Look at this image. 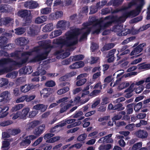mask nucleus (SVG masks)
Returning a JSON list of instances; mask_svg holds the SVG:
<instances>
[{
  "label": "nucleus",
  "instance_id": "obj_1",
  "mask_svg": "<svg viewBox=\"0 0 150 150\" xmlns=\"http://www.w3.org/2000/svg\"><path fill=\"white\" fill-rule=\"evenodd\" d=\"M80 34V29L76 28L66 32L64 35L65 38L63 39L60 37L59 38L54 40L53 43L61 49L64 46L70 47L75 46L78 43V37Z\"/></svg>",
  "mask_w": 150,
  "mask_h": 150
},
{
  "label": "nucleus",
  "instance_id": "obj_2",
  "mask_svg": "<svg viewBox=\"0 0 150 150\" xmlns=\"http://www.w3.org/2000/svg\"><path fill=\"white\" fill-rule=\"evenodd\" d=\"M21 52V51L16 50L10 54L11 57H16L18 59H21L20 61L17 62L11 58H3L0 59V66L11 63L12 66H13L21 67L23 64H25L29 58L28 56H27L31 55L32 54V52L26 51L22 53L21 54V57H25L21 59L20 57Z\"/></svg>",
  "mask_w": 150,
  "mask_h": 150
},
{
  "label": "nucleus",
  "instance_id": "obj_3",
  "mask_svg": "<svg viewBox=\"0 0 150 150\" xmlns=\"http://www.w3.org/2000/svg\"><path fill=\"white\" fill-rule=\"evenodd\" d=\"M123 25L121 24H118L113 27L114 31L117 32V35L120 36H124L131 33V30L129 29H123Z\"/></svg>",
  "mask_w": 150,
  "mask_h": 150
},
{
  "label": "nucleus",
  "instance_id": "obj_4",
  "mask_svg": "<svg viewBox=\"0 0 150 150\" xmlns=\"http://www.w3.org/2000/svg\"><path fill=\"white\" fill-rule=\"evenodd\" d=\"M50 51H45L44 52L37 54L31 60L32 62H36L40 61L47 58Z\"/></svg>",
  "mask_w": 150,
  "mask_h": 150
},
{
  "label": "nucleus",
  "instance_id": "obj_5",
  "mask_svg": "<svg viewBox=\"0 0 150 150\" xmlns=\"http://www.w3.org/2000/svg\"><path fill=\"white\" fill-rule=\"evenodd\" d=\"M70 26V23L69 21H65L61 20L58 21L56 27L57 28L64 30L66 29Z\"/></svg>",
  "mask_w": 150,
  "mask_h": 150
},
{
  "label": "nucleus",
  "instance_id": "obj_6",
  "mask_svg": "<svg viewBox=\"0 0 150 150\" xmlns=\"http://www.w3.org/2000/svg\"><path fill=\"white\" fill-rule=\"evenodd\" d=\"M39 84H37L35 85H33L32 83L27 84L24 86H22L20 88L21 91L22 92L26 93L29 91L32 90L33 89L36 88V87L39 86Z\"/></svg>",
  "mask_w": 150,
  "mask_h": 150
},
{
  "label": "nucleus",
  "instance_id": "obj_7",
  "mask_svg": "<svg viewBox=\"0 0 150 150\" xmlns=\"http://www.w3.org/2000/svg\"><path fill=\"white\" fill-rule=\"evenodd\" d=\"M24 5L25 7L28 8L29 9H33L37 8L39 4L36 1L30 0L25 2Z\"/></svg>",
  "mask_w": 150,
  "mask_h": 150
},
{
  "label": "nucleus",
  "instance_id": "obj_8",
  "mask_svg": "<svg viewBox=\"0 0 150 150\" xmlns=\"http://www.w3.org/2000/svg\"><path fill=\"white\" fill-rule=\"evenodd\" d=\"M10 93L8 91H5L0 94V102H6L10 100Z\"/></svg>",
  "mask_w": 150,
  "mask_h": 150
},
{
  "label": "nucleus",
  "instance_id": "obj_9",
  "mask_svg": "<svg viewBox=\"0 0 150 150\" xmlns=\"http://www.w3.org/2000/svg\"><path fill=\"white\" fill-rule=\"evenodd\" d=\"M45 129V126L44 125H40L35 128L33 131V134L37 137H39L43 132Z\"/></svg>",
  "mask_w": 150,
  "mask_h": 150
},
{
  "label": "nucleus",
  "instance_id": "obj_10",
  "mask_svg": "<svg viewBox=\"0 0 150 150\" xmlns=\"http://www.w3.org/2000/svg\"><path fill=\"white\" fill-rule=\"evenodd\" d=\"M8 109L9 107L7 106L0 105V113H1L0 114V118L4 117L8 115Z\"/></svg>",
  "mask_w": 150,
  "mask_h": 150
},
{
  "label": "nucleus",
  "instance_id": "obj_11",
  "mask_svg": "<svg viewBox=\"0 0 150 150\" xmlns=\"http://www.w3.org/2000/svg\"><path fill=\"white\" fill-rule=\"evenodd\" d=\"M145 45V44L144 45L143 43L140 44L133 49V50L130 53V55L132 56L134 54H138L141 52L143 50V48Z\"/></svg>",
  "mask_w": 150,
  "mask_h": 150
},
{
  "label": "nucleus",
  "instance_id": "obj_12",
  "mask_svg": "<svg viewBox=\"0 0 150 150\" xmlns=\"http://www.w3.org/2000/svg\"><path fill=\"white\" fill-rule=\"evenodd\" d=\"M136 4V3L134 1L131 2L129 3L128 5V6H125L122 8H118L115 9L112 12L113 13H117L120 12L122 11L126 10L128 8H131L133 5Z\"/></svg>",
  "mask_w": 150,
  "mask_h": 150
},
{
  "label": "nucleus",
  "instance_id": "obj_13",
  "mask_svg": "<svg viewBox=\"0 0 150 150\" xmlns=\"http://www.w3.org/2000/svg\"><path fill=\"white\" fill-rule=\"evenodd\" d=\"M39 27L35 25H33L30 28V30L28 33L31 36H34L38 34Z\"/></svg>",
  "mask_w": 150,
  "mask_h": 150
},
{
  "label": "nucleus",
  "instance_id": "obj_14",
  "mask_svg": "<svg viewBox=\"0 0 150 150\" xmlns=\"http://www.w3.org/2000/svg\"><path fill=\"white\" fill-rule=\"evenodd\" d=\"M63 14L62 11H57L51 13L49 17L50 19L52 20H56L61 18Z\"/></svg>",
  "mask_w": 150,
  "mask_h": 150
},
{
  "label": "nucleus",
  "instance_id": "obj_15",
  "mask_svg": "<svg viewBox=\"0 0 150 150\" xmlns=\"http://www.w3.org/2000/svg\"><path fill=\"white\" fill-rule=\"evenodd\" d=\"M8 39L6 37L2 36L0 37V47L2 49H5L4 47L9 46L11 44L6 45Z\"/></svg>",
  "mask_w": 150,
  "mask_h": 150
},
{
  "label": "nucleus",
  "instance_id": "obj_16",
  "mask_svg": "<svg viewBox=\"0 0 150 150\" xmlns=\"http://www.w3.org/2000/svg\"><path fill=\"white\" fill-rule=\"evenodd\" d=\"M84 76L83 74H81L77 77V79L79 80L76 83V85L78 86H81L84 84L86 81V79L85 78H82Z\"/></svg>",
  "mask_w": 150,
  "mask_h": 150
},
{
  "label": "nucleus",
  "instance_id": "obj_17",
  "mask_svg": "<svg viewBox=\"0 0 150 150\" xmlns=\"http://www.w3.org/2000/svg\"><path fill=\"white\" fill-rule=\"evenodd\" d=\"M139 13L137 12L135 10H132L129 11L125 12L122 14V16L126 18L131 17H134L137 15Z\"/></svg>",
  "mask_w": 150,
  "mask_h": 150
},
{
  "label": "nucleus",
  "instance_id": "obj_18",
  "mask_svg": "<svg viewBox=\"0 0 150 150\" xmlns=\"http://www.w3.org/2000/svg\"><path fill=\"white\" fill-rule=\"evenodd\" d=\"M84 65V62L82 61L77 62L71 65L69 67L72 69H77L83 67Z\"/></svg>",
  "mask_w": 150,
  "mask_h": 150
},
{
  "label": "nucleus",
  "instance_id": "obj_19",
  "mask_svg": "<svg viewBox=\"0 0 150 150\" xmlns=\"http://www.w3.org/2000/svg\"><path fill=\"white\" fill-rule=\"evenodd\" d=\"M136 134L138 137L141 139L146 138L148 135V133L146 131L141 129L137 131Z\"/></svg>",
  "mask_w": 150,
  "mask_h": 150
},
{
  "label": "nucleus",
  "instance_id": "obj_20",
  "mask_svg": "<svg viewBox=\"0 0 150 150\" xmlns=\"http://www.w3.org/2000/svg\"><path fill=\"white\" fill-rule=\"evenodd\" d=\"M41 46L45 50H48V51H50L53 46L49 43L48 41L46 40H43L40 42Z\"/></svg>",
  "mask_w": 150,
  "mask_h": 150
},
{
  "label": "nucleus",
  "instance_id": "obj_21",
  "mask_svg": "<svg viewBox=\"0 0 150 150\" xmlns=\"http://www.w3.org/2000/svg\"><path fill=\"white\" fill-rule=\"evenodd\" d=\"M28 43V41L25 38L21 37L16 39V44L18 45L24 46Z\"/></svg>",
  "mask_w": 150,
  "mask_h": 150
},
{
  "label": "nucleus",
  "instance_id": "obj_22",
  "mask_svg": "<svg viewBox=\"0 0 150 150\" xmlns=\"http://www.w3.org/2000/svg\"><path fill=\"white\" fill-rule=\"evenodd\" d=\"M32 71L31 66H27L22 68L20 70V73L22 74H30Z\"/></svg>",
  "mask_w": 150,
  "mask_h": 150
},
{
  "label": "nucleus",
  "instance_id": "obj_23",
  "mask_svg": "<svg viewBox=\"0 0 150 150\" xmlns=\"http://www.w3.org/2000/svg\"><path fill=\"white\" fill-rule=\"evenodd\" d=\"M47 106L43 104H38L34 106L33 108L38 110H40L42 112H44L46 110Z\"/></svg>",
  "mask_w": 150,
  "mask_h": 150
},
{
  "label": "nucleus",
  "instance_id": "obj_24",
  "mask_svg": "<svg viewBox=\"0 0 150 150\" xmlns=\"http://www.w3.org/2000/svg\"><path fill=\"white\" fill-rule=\"evenodd\" d=\"M41 95L44 98H47L48 97L51 93V92L47 88H44L40 92Z\"/></svg>",
  "mask_w": 150,
  "mask_h": 150
},
{
  "label": "nucleus",
  "instance_id": "obj_25",
  "mask_svg": "<svg viewBox=\"0 0 150 150\" xmlns=\"http://www.w3.org/2000/svg\"><path fill=\"white\" fill-rule=\"evenodd\" d=\"M53 29V25L52 23L47 24L42 29V31L44 32H48L52 31Z\"/></svg>",
  "mask_w": 150,
  "mask_h": 150
},
{
  "label": "nucleus",
  "instance_id": "obj_26",
  "mask_svg": "<svg viewBox=\"0 0 150 150\" xmlns=\"http://www.w3.org/2000/svg\"><path fill=\"white\" fill-rule=\"evenodd\" d=\"M13 68L12 65L8 67H5L2 69H0V75L12 71Z\"/></svg>",
  "mask_w": 150,
  "mask_h": 150
},
{
  "label": "nucleus",
  "instance_id": "obj_27",
  "mask_svg": "<svg viewBox=\"0 0 150 150\" xmlns=\"http://www.w3.org/2000/svg\"><path fill=\"white\" fill-rule=\"evenodd\" d=\"M18 15L21 18H25L28 16V10L21 9L17 13Z\"/></svg>",
  "mask_w": 150,
  "mask_h": 150
},
{
  "label": "nucleus",
  "instance_id": "obj_28",
  "mask_svg": "<svg viewBox=\"0 0 150 150\" xmlns=\"http://www.w3.org/2000/svg\"><path fill=\"white\" fill-rule=\"evenodd\" d=\"M47 17L45 16H41L40 17H37L35 21L36 23L40 24L43 23L47 20Z\"/></svg>",
  "mask_w": 150,
  "mask_h": 150
},
{
  "label": "nucleus",
  "instance_id": "obj_29",
  "mask_svg": "<svg viewBox=\"0 0 150 150\" xmlns=\"http://www.w3.org/2000/svg\"><path fill=\"white\" fill-rule=\"evenodd\" d=\"M31 141L28 139V137H25L24 139L20 143V145L21 147H26L31 143Z\"/></svg>",
  "mask_w": 150,
  "mask_h": 150
},
{
  "label": "nucleus",
  "instance_id": "obj_30",
  "mask_svg": "<svg viewBox=\"0 0 150 150\" xmlns=\"http://www.w3.org/2000/svg\"><path fill=\"white\" fill-rule=\"evenodd\" d=\"M137 66L139 70L150 69V64H146L145 63H142L138 64Z\"/></svg>",
  "mask_w": 150,
  "mask_h": 150
},
{
  "label": "nucleus",
  "instance_id": "obj_31",
  "mask_svg": "<svg viewBox=\"0 0 150 150\" xmlns=\"http://www.w3.org/2000/svg\"><path fill=\"white\" fill-rule=\"evenodd\" d=\"M12 20L10 17H6L2 18V22L3 25L9 26L12 23Z\"/></svg>",
  "mask_w": 150,
  "mask_h": 150
},
{
  "label": "nucleus",
  "instance_id": "obj_32",
  "mask_svg": "<svg viewBox=\"0 0 150 150\" xmlns=\"http://www.w3.org/2000/svg\"><path fill=\"white\" fill-rule=\"evenodd\" d=\"M115 10V9L112 11V8L110 7H108L102 9L101 13L103 15H105L110 13H112Z\"/></svg>",
  "mask_w": 150,
  "mask_h": 150
},
{
  "label": "nucleus",
  "instance_id": "obj_33",
  "mask_svg": "<svg viewBox=\"0 0 150 150\" xmlns=\"http://www.w3.org/2000/svg\"><path fill=\"white\" fill-rule=\"evenodd\" d=\"M40 123V122L38 120H34L30 123L28 125V129H31L34 128L35 127L38 125Z\"/></svg>",
  "mask_w": 150,
  "mask_h": 150
},
{
  "label": "nucleus",
  "instance_id": "obj_34",
  "mask_svg": "<svg viewBox=\"0 0 150 150\" xmlns=\"http://www.w3.org/2000/svg\"><path fill=\"white\" fill-rule=\"evenodd\" d=\"M91 30V28H88L86 30V31L84 32L81 36L79 38V41L80 42H81L84 39L86 38H87V35L89 34Z\"/></svg>",
  "mask_w": 150,
  "mask_h": 150
},
{
  "label": "nucleus",
  "instance_id": "obj_35",
  "mask_svg": "<svg viewBox=\"0 0 150 150\" xmlns=\"http://www.w3.org/2000/svg\"><path fill=\"white\" fill-rule=\"evenodd\" d=\"M123 0H111L108 4L113 6H119L122 3Z\"/></svg>",
  "mask_w": 150,
  "mask_h": 150
},
{
  "label": "nucleus",
  "instance_id": "obj_36",
  "mask_svg": "<svg viewBox=\"0 0 150 150\" xmlns=\"http://www.w3.org/2000/svg\"><path fill=\"white\" fill-rule=\"evenodd\" d=\"M135 103H132L128 105L127 106V114H130L132 113L133 111V106Z\"/></svg>",
  "mask_w": 150,
  "mask_h": 150
},
{
  "label": "nucleus",
  "instance_id": "obj_37",
  "mask_svg": "<svg viewBox=\"0 0 150 150\" xmlns=\"http://www.w3.org/2000/svg\"><path fill=\"white\" fill-rule=\"evenodd\" d=\"M93 28L95 30L92 32L91 33L93 35L95 34H98L100 33L101 30L103 29L101 25H99L97 27H93Z\"/></svg>",
  "mask_w": 150,
  "mask_h": 150
},
{
  "label": "nucleus",
  "instance_id": "obj_38",
  "mask_svg": "<svg viewBox=\"0 0 150 150\" xmlns=\"http://www.w3.org/2000/svg\"><path fill=\"white\" fill-rule=\"evenodd\" d=\"M84 58V56L82 54H79L73 56L71 58L72 61H76L83 59Z\"/></svg>",
  "mask_w": 150,
  "mask_h": 150
},
{
  "label": "nucleus",
  "instance_id": "obj_39",
  "mask_svg": "<svg viewBox=\"0 0 150 150\" xmlns=\"http://www.w3.org/2000/svg\"><path fill=\"white\" fill-rule=\"evenodd\" d=\"M115 46L113 43H110L105 44L103 48V51L109 50Z\"/></svg>",
  "mask_w": 150,
  "mask_h": 150
},
{
  "label": "nucleus",
  "instance_id": "obj_40",
  "mask_svg": "<svg viewBox=\"0 0 150 150\" xmlns=\"http://www.w3.org/2000/svg\"><path fill=\"white\" fill-rule=\"evenodd\" d=\"M25 31L24 28L22 27H19L15 29V33L18 35H21L23 34Z\"/></svg>",
  "mask_w": 150,
  "mask_h": 150
},
{
  "label": "nucleus",
  "instance_id": "obj_41",
  "mask_svg": "<svg viewBox=\"0 0 150 150\" xmlns=\"http://www.w3.org/2000/svg\"><path fill=\"white\" fill-rule=\"evenodd\" d=\"M142 102H139V103L133 105L134 106V109L136 112L139 111L141 108L142 106Z\"/></svg>",
  "mask_w": 150,
  "mask_h": 150
},
{
  "label": "nucleus",
  "instance_id": "obj_42",
  "mask_svg": "<svg viewBox=\"0 0 150 150\" xmlns=\"http://www.w3.org/2000/svg\"><path fill=\"white\" fill-rule=\"evenodd\" d=\"M69 88L68 87H65L63 88L58 90L57 92V93L59 95H62L67 92L69 91Z\"/></svg>",
  "mask_w": 150,
  "mask_h": 150
},
{
  "label": "nucleus",
  "instance_id": "obj_43",
  "mask_svg": "<svg viewBox=\"0 0 150 150\" xmlns=\"http://www.w3.org/2000/svg\"><path fill=\"white\" fill-rule=\"evenodd\" d=\"M56 85L54 81L52 80L48 81L45 83L46 86L49 87H52Z\"/></svg>",
  "mask_w": 150,
  "mask_h": 150
},
{
  "label": "nucleus",
  "instance_id": "obj_44",
  "mask_svg": "<svg viewBox=\"0 0 150 150\" xmlns=\"http://www.w3.org/2000/svg\"><path fill=\"white\" fill-rule=\"evenodd\" d=\"M29 111V109L28 108L23 109L22 111L21 116L23 118L25 119Z\"/></svg>",
  "mask_w": 150,
  "mask_h": 150
},
{
  "label": "nucleus",
  "instance_id": "obj_45",
  "mask_svg": "<svg viewBox=\"0 0 150 150\" xmlns=\"http://www.w3.org/2000/svg\"><path fill=\"white\" fill-rule=\"evenodd\" d=\"M51 8L46 7L41 9V13L43 14H48L51 11Z\"/></svg>",
  "mask_w": 150,
  "mask_h": 150
},
{
  "label": "nucleus",
  "instance_id": "obj_46",
  "mask_svg": "<svg viewBox=\"0 0 150 150\" xmlns=\"http://www.w3.org/2000/svg\"><path fill=\"white\" fill-rule=\"evenodd\" d=\"M60 139V137H55L47 140L46 141V142L48 143H53L59 140Z\"/></svg>",
  "mask_w": 150,
  "mask_h": 150
},
{
  "label": "nucleus",
  "instance_id": "obj_47",
  "mask_svg": "<svg viewBox=\"0 0 150 150\" xmlns=\"http://www.w3.org/2000/svg\"><path fill=\"white\" fill-rule=\"evenodd\" d=\"M114 110H123L122 107V105L120 103H114Z\"/></svg>",
  "mask_w": 150,
  "mask_h": 150
},
{
  "label": "nucleus",
  "instance_id": "obj_48",
  "mask_svg": "<svg viewBox=\"0 0 150 150\" xmlns=\"http://www.w3.org/2000/svg\"><path fill=\"white\" fill-rule=\"evenodd\" d=\"M112 135V134H110L106 136L103 139V140H106V142L107 143H112L113 142V140L112 138H110Z\"/></svg>",
  "mask_w": 150,
  "mask_h": 150
},
{
  "label": "nucleus",
  "instance_id": "obj_49",
  "mask_svg": "<svg viewBox=\"0 0 150 150\" xmlns=\"http://www.w3.org/2000/svg\"><path fill=\"white\" fill-rule=\"evenodd\" d=\"M23 107V105L20 104L16 105L14 107L12 108V110L13 111H17L20 110Z\"/></svg>",
  "mask_w": 150,
  "mask_h": 150
},
{
  "label": "nucleus",
  "instance_id": "obj_50",
  "mask_svg": "<svg viewBox=\"0 0 150 150\" xmlns=\"http://www.w3.org/2000/svg\"><path fill=\"white\" fill-rule=\"evenodd\" d=\"M113 21H111L105 23L103 25H101L102 28L103 30L106 29L107 27L110 26Z\"/></svg>",
  "mask_w": 150,
  "mask_h": 150
},
{
  "label": "nucleus",
  "instance_id": "obj_51",
  "mask_svg": "<svg viewBox=\"0 0 150 150\" xmlns=\"http://www.w3.org/2000/svg\"><path fill=\"white\" fill-rule=\"evenodd\" d=\"M87 135L84 133L79 135L77 138V139L79 141H82L86 139Z\"/></svg>",
  "mask_w": 150,
  "mask_h": 150
},
{
  "label": "nucleus",
  "instance_id": "obj_52",
  "mask_svg": "<svg viewBox=\"0 0 150 150\" xmlns=\"http://www.w3.org/2000/svg\"><path fill=\"white\" fill-rule=\"evenodd\" d=\"M77 18L78 16L76 14L72 15L70 17V19L76 23H78Z\"/></svg>",
  "mask_w": 150,
  "mask_h": 150
},
{
  "label": "nucleus",
  "instance_id": "obj_53",
  "mask_svg": "<svg viewBox=\"0 0 150 150\" xmlns=\"http://www.w3.org/2000/svg\"><path fill=\"white\" fill-rule=\"evenodd\" d=\"M100 90H94L90 93L88 96L92 97H95L97 96L100 93Z\"/></svg>",
  "mask_w": 150,
  "mask_h": 150
},
{
  "label": "nucleus",
  "instance_id": "obj_54",
  "mask_svg": "<svg viewBox=\"0 0 150 150\" xmlns=\"http://www.w3.org/2000/svg\"><path fill=\"white\" fill-rule=\"evenodd\" d=\"M1 82L0 87H2L7 85L8 83V81L7 79L1 78Z\"/></svg>",
  "mask_w": 150,
  "mask_h": 150
},
{
  "label": "nucleus",
  "instance_id": "obj_55",
  "mask_svg": "<svg viewBox=\"0 0 150 150\" xmlns=\"http://www.w3.org/2000/svg\"><path fill=\"white\" fill-rule=\"evenodd\" d=\"M53 35V38H55L60 35L62 33V32L61 30H55L52 32Z\"/></svg>",
  "mask_w": 150,
  "mask_h": 150
},
{
  "label": "nucleus",
  "instance_id": "obj_56",
  "mask_svg": "<svg viewBox=\"0 0 150 150\" xmlns=\"http://www.w3.org/2000/svg\"><path fill=\"white\" fill-rule=\"evenodd\" d=\"M142 142H138L134 144L132 146V149L133 150H137L140 148L142 147Z\"/></svg>",
  "mask_w": 150,
  "mask_h": 150
},
{
  "label": "nucleus",
  "instance_id": "obj_57",
  "mask_svg": "<svg viewBox=\"0 0 150 150\" xmlns=\"http://www.w3.org/2000/svg\"><path fill=\"white\" fill-rule=\"evenodd\" d=\"M43 137H40L38 138L32 144L34 146H36L39 144L42 141Z\"/></svg>",
  "mask_w": 150,
  "mask_h": 150
},
{
  "label": "nucleus",
  "instance_id": "obj_58",
  "mask_svg": "<svg viewBox=\"0 0 150 150\" xmlns=\"http://www.w3.org/2000/svg\"><path fill=\"white\" fill-rule=\"evenodd\" d=\"M25 100L26 102H30L33 100L35 98V95H25Z\"/></svg>",
  "mask_w": 150,
  "mask_h": 150
},
{
  "label": "nucleus",
  "instance_id": "obj_59",
  "mask_svg": "<svg viewBox=\"0 0 150 150\" xmlns=\"http://www.w3.org/2000/svg\"><path fill=\"white\" fill-rule=\"evenodd\" d=\"M98 9H97L96 6H92L90 7V13L91 14H94L96 13Z\"/></svg>",
  "mask_w": 150,
  "mask_h": 150
},
{
  "label": "nucleus",
  "instance_id": "obj_60",
  "mask_svg": "<svg viewBox=\"0 0 150 150\" xmlns=\"http://www.w3.org/2000/svg\"><path fill=\"white\" fill-rule=\"evenodd\" d=\"M11 121L10 120H7L3 122H0V126L4 127L11 124Z\"/></svg>",
  "mask_w": 150,
  "mask_h": 150
},
{
  "label": "nucleus",
  "instance_id": "obj_61",
  "mask_svg": "<svg viewBox=\"0 0 150 150\" xmlns=\"http://www.w3.org/2000/svg\"><path fill=\"white\" fill-rule=\"evenodd\" d=\"M142 19V16H139L135 18H133L132 19L131 21V22L132 23H135L141 21Z\"/></svg>",
  "mask_w": 150,
  "mask_h": 150
},
{
  "label": "nucleus",
  "instance_id": "obj_62",
  "mask_svg": "<svg viewBox=\"0 0 150 150\" xmlns=\"http://www.w3.org/2000/svg\"><path fill=\"white\" fill-rule=\"evenodd\" d=\"M71 105L70 104H68L62 108L60 110V112L62 113L65 111L70 107Z\"/></svg>",
  "mask_w": 150,
  "mask_h": 150
},
{
  "label": "nucleus",
  "instance_id": "obj_63",
  "mask_svg": "<svg viewBox=\"0 0 150 150\" xmlns=\"http://www.w3.org/2000/svg\"><path fill=\"white\" fill-rule=\"evenodd\" d=\"M116 51L115 49H112V50L109 51L108 54L107 55L106 57H108L110 56L114 57V54Z\"/></svg>",
  "mask_w": 150,
  "mask_h": 150
},
{
  "label": "nucleus",
  "instance_id": "obj_64",
  "mask_svg": "<svg viewBox=\"0 0 150 150\" xmlns=\"http://www.w3.org/2000/svg\"><path fill=\"white\" fill-rule=\"evenodd\" d=\"M38 111L37 110L32 111L29 112V117L30 118H33L38 113Z\"/></svg>",
  "mask_w": 150,
  "mask_h": 150
}]
</instances>
